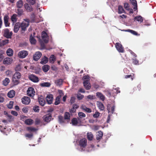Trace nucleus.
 Segmentation results:
<instances>
[{
    "mask_svg": "<svg viewBox=\"0 0 156 156\" xmlns=\"http://www.w3.org/2000/svg\"><path fill=\"white\" fill-rule=\"evenodd\" d=\"M21 76L20 73L19 72H16L15 73L12 77V81L15 84H17L19 83V80Z\"/></svg>",
    "mask_w": 156,
    "mask_h": 156,
    "instance_id": "obj_1",
    "label": "nucleus"
},
{
    "mask_svg": "<svg viewBox=\"0 0 156 156\" xmlns=\"http://www.w3.org/2000/svg\"><path fill=\"white\" fill-rule=\"evenodd\" d=\"M43 119L44 122L47 123H49L51 120L53 119L52 115L50 114H48L44 115Z\"/></svg>",
    "mask_w": 156,
    "mask_h": 156,
    "instance_id": "obj_2",
    "label": "nucleus"
},
{
    "mask_svg": "<svg viewBox=\"0 0 156 156\" xmlns=\"http://www.w3.org/2000/svg\"><path fill=\"white\" fill-rule=\"evenodd\" d=\"M12 34V31L10 32L9 29L6 28L4 30L3 36L7 38H10Z\"/></svg>",
    "mask_w": 156,
    "mask_h": 156,
    "instance_id": "obj_3",
    "label": "nucleus"
},
{
    "mask_svg": "<svg viewBox=\"0 0 156 156\" xmlns=\"http://www.w3.org/2000/svg\"><path fill=\"white\" fill-rule=\"evenodd\" d=\"M79 145L80 147L85 148L87 145V140L85 138H82L79 141Z\"/></svg>",
    "mask_w": 156,
    "mask_h": 156,
    "instance_id": "obj_4",
    "label": "nucleus"
},
{
    "mask_svg": "<svg viewBox=\"0 0 156 156\" xmlns=\"http://www.w3.org/2000/svg\"><path fill=\"white\" fill-rule=\"evenodd\" d=\"M115 47L119 52L123 53L124 51V48L120 43H116L115 44Z\"/></svg>",
    "mask_w": 156,
    "mask_h": 156,
    "instance_id": "obj_5",
    "label": "nucleus"
},
{
    "mask_svg": "<svg viewBox=\"0 0 156 156\" xmlns=\"http://www.w3.org/2000/svg\"><path fill=\"white\" fill-rule=\"evenodd\" d=\"M27 94L29 96L34 97L35 94V92L34 88L31 87L28 88L27 91Z\"/></svg>",
    "mask_w": 156,
    "mask_h": 156,
    "instance_id": "obj_6",
    "label": "nucleus"
},
{
    "mask_svg": "<svg viewBox=\"0 0 156 156\" xmlns=\"http://www.w3.org/2000/svg\"><path fill=\"white\" fill-rule=\"evenodd\" d=\"M21 100L22 103L25 105H28L30 101V98L27 96H24L23 97Z\"/></svg>",
    "mask_w": 156,
    "mask_h": 156,
    "instance_id": "obj_7",
    "label": "nucleus"
},
{
    "mask_svg": "<svg viewBox=\"0 0 156 156\" xmlns=\"http://www.w3.org/2000/svg\"><path fill=\"white\" fill-rule=\"evenodd\" d=\"M29 24L26 23L24 21L21 24H20V27L22 32H24L26 30L27 28L28 27Z\"/></svg>",
    "mask_w": 156,
    "mask_h": 156,
    "instance_id": "obj_8",
    "label": "nucleus"
},
{
    "mask_svg": "<svg viewBox=\"0 0 156 156\" xmlns=\"http://www.w3.org/2000/svg\"><path fill=\"white\" fill-rule=\"evenodd\" d=\"M53 99V96L51 94L48 95L46 98L47 102L48 104H51L52 103Z\"/></svg>",
    "mask_w": 156,
    "mask_h": 156,
    "instance_id": "obj_9",
    "label": "nucleus"
},
{
    "mask_svg": "<svg viewBox=\"0 0 156 156\" xmlns=\"http://www.w3.org/2000/svg\"><path fill=\"white\" fill-rule=\"evenodd\" d=\"M28 54V52L26 51L22 50L20 51L18 54V55L20 58H25Z\"/></svg>",
    "mask_w": 156,
    "mask_h": 156,
    "instance_id": "obj_10",
    "label": "nucleus"
},
{
    "mask_svg": "<svg viewBox=\"0 0 156 156\" xmlns=\"http://www.w3.org/2000/svg\"><path fill=\"white\" fill-rule=\"evenodd\" d=\"M29 79L30 80L34 82H37L39 81L38 78L34 74L30 75L29 76Z\"/></svg>",
    "mask_w": 156,
    "mask_h": 156,
    "instance_id": "obj_11",
    "label": "nucleus"
},
{
    "mask_svg": "<svg viewBox=\"0 0 156 156\" xmlns=\"http://www.w3.org/2000/svg\"><path fill=\"white\" fill-rule=\"evenodd\" d=\"M48 37V34L46 32L43 31L42 32V38L43 39V41L45 43H47L48 41V39H46Z\"/></svg>",
    "mask_w": 156,
    "mask_h": 156,
    "instance_id": "obj_12",
    "label": "nucleus"
},
{
    "mask_svg": "<svg viewBox=\"0 0 156 156\" xmlns=\"http://www.w3.org/2000/svg\"><path fill=\"white\" fill-rule=\"evenodd\" d=\"M38 102L40 105L42 106H44L45 104V101L42 96L38 98Z\"/></svg>",
    "mask_w": 156,
    "mask_h": 156,
    "instance_id": "obj_13",
    "label": "nucleus"
},
{
    "mask_svg": "<svg viewBox=\"0 0 156 156\" xmlns=\"http://www.w3.org/2000/svg\"><path fill=\"white\" fill-rule=\"evenodd\" d=\"M83 84L86 90H89L90 89L91 87L90 84L89 83V81H88L87 80H84Z\"/></svg>",
    "mask_w": 156,
    "mask_h": 156,
    "instance_id": "obj_14",
    "label": "nucleus"
},
{
    "mask_svg": "<svg viewBox=\"0 0 156 156\" xmlns=\"http://www.w3.org/2000/svg\"><path fill=\"white\" fill-rule=\"evenodd\" d=\"M20 27V23L19 22L16 23L15 25L14 28V31L15 33L18 32L19 28Z\"/></svg>",
    "mask_w": 156,
    "mask_h": 156,
    "instance_id": "obj_15",
    "label": "nucleus"
},
{
    "mask_svg": "<svg viewBox=\"0 0 156 156\" xmlns=\"http://www.w3.org/2000/svg\"><path fill=\"white\" fill-rule=\"evenodd\" d=\"M41 55L42 54L40 52H36L34 55L33 58H40Z\"/></svg>",
    "mask_w": 156,
    "mask_h": 156,
    "instance_id": "obj_16",
    "label": "nucleus"
},
{
    "mask_svg": "<svg viewBox=\"0 0 156 156\" xmlns=\"http://www.w3.org/2000/svg\"><path fill=\"white\" fill-rule=\"evenodd\" d=\"M124 31L126 32H129L132 34H133V35H134L137 36H139L140 35V34H139L137 32L133 30L128 29L124 30Z\"/></svg>",
    "mask_w": 156,
    "mask_h": 156,
    "instance_id": "obj_17",
    "label": "nucleus"
},
{
    "mask_svg": "<svg viewBox=\"0 0 156 156\" xmlns=\"http://www.w3.org/2000/svg\"><path fill=\"white\" fill-rule=\"evenodd\" d=\"M15 92L13 90H12L9 92L7 94L9 98H12L15 95Z\"/></svg>",
    "mask_w": 156,
    "mask_h": 156,
    "instance_id": "obj_18",
    "label": "nucleus"
},
{
    "mask_svg": "<svg viewBox=\"0 0 156 156\" xmlns=\"http://www.w3.org/2000/svg\"><path fill=\"white\" fill-rule=\"evenodd\" d=\"M98 134L96 135V139L99 140L101 139L103 135V133L101 131H99L98 132Z\"/></svg>",
    "mask_w": 156,
    "mask_h": 156,
    "instance_id": "obj_19",
    "label": "nucleus"
},
{
    "mask_svg": "<svg viewBox=\"0 0 156 156\" xmlns=\"http://www.w3.org/2000/svg\"><path fill=\"white\" fill-rule=\"evenodd\" d=\"M34 122L33 119H29L25 120L24 123L25 124L27 125H32Z\"/></svg>",
    "mask_w": 156,
    "mask_h": 156,
    "instance_id": "obj_20",
    "label": "nucleus"
},
{
    "mask_svg": "<svg viewBox=\"0 0 156 156\" xmlns=\"http://www.w3.org/2000/svg\"><path fill=\"white\" fill-rule=\"evenodd\" d=\"M51 85V83L49 82H44L40 84V85L42 87H49Z\"/></svg>",
    "mask_w": 156,
    "mask_h": 156,
    "instance_id": "obj_21",
    "label": "nucleus"
},
{
    "mask_svg": "<svg viewBox=\"0 0 156 156\" xmlns=\"http://www.w3.org/2000/svg\"><path fill=\"white\" fill-rule=\"evenodd\" d=\"M25 9L28 11L30 12L32 10V7L29 6L27 3H25L24 5Z\"/></svg>",
    "mask_w": 156,
    "mask_h": 156,
    "instance_id": "obj_22",
    "label": "nucleus"
},
{
    "mask_svg": "<svg viewBox=\"0 0 156 156\" xmlns=\"http://www.w3.org/2000/svg\"><path fill=\"white\" fill-rule=\"evenodd\" d=\"M87 138L89 140H92L93 138V135L91 132L87 133Z\"/></svg>",
    "mask_w": 156,
    "mask_h": 156,
    "instance_id": "obj_23",
    "label": "nucleus"
},
{
    "mask_svg": "<svg viewBox=\"0 0 156 156\" xmlns=\"http://www.w3.org/2000/svg\"><path fill=\"white\" fill-rule=\"evenodd\" d=\"M17 15L16 14H14L11 16V20L13 23H15L17 21Z\"/></svg>",
    "mask_w": 156,
    "mask_h": 156,
    "instance_id": "obj_24",
    "label": "nucleus"
},
{
    "mask_svg": "<svg viewBox=\"0 0 156 156\" xmlns=\"http://www.w3.org/2000/svg\"><path fill=\"white\" fill-rule=\"evenodd\" d=\"M30 41L32 44H35L36 43V41L32 34L30 36Z\"/></svg>",
    "mask_w": 156,
    "mask_h": 156,
    "instance_id": "obj_25",
    "label": "nucleus"
},
{
    "mask_svg": "<svg viewBox=\"0 0 156 156\" xmlns=\"http://www.w3.org/2000/svg\"><path fill=\"white\" fill-rule=\"evenodd\" d=\"M50 69V66L47 65H44L42 67V70L44 72H47Z\"/></svg>",
    "mask_w": 156,
    "mask_h": 156,
    "instance_id": "obj_26",
    "label": "nucleus"
},
{
    "mask_svg": "<svg viewBox=\"0 0 156 156\" xmlns=\"http://www.w3.org/2000/svg\"><path fill=\"white\" fill-rule=\"evenodd\" d=\"M61 98V96L60 95H59L56 97L55 99V105H58L60 103Z\"/></svg>",
    "mask_w": 156,
    "mask_h": 156,
    "instance_id": "obj_27",
    "label": "nucleus"
},
{
    "mask_svg": "<svg viewBox=\"0 0 156 156\" xmlns=\"http://www.w3.org/2000/svg\"><path fill=\"white\" fill-rule=\"evenodd\" d=\"M7 55L9 56H11L13 55V51L11 48H9L6 51Z\"/></svg>",
    "mask_w": 156,
    "mask_h": 156,
    "instance_id": "obj_28",
    "label": "nucleus"
},
{
    "mask_svg": "<svg viewBox=\"0 0 156 156\" xmlns=\"http://www.w3.org/2000/svg\"><path fill=\"white\" fill-rule=\"evenodd\" d=\"M134 20L135 21L136 20L138 22H140V23H142L143 21V18L141 16L135 17Z\"/></svg>",
    "mask_w": 156,
    "mask_h": 156,
    "instance_id": "obj_29",
    "label": "nucleus"
},
{
    "mask_svg": "<svg viewBox=\"0 0 156 156\" xmlns=\"http://www.w3.org/2000/svg\"><path fill=\"white\" fill-rule=\"evenodd\" d=\"M16 5L19 8H21L23 6V2L22 0H19L17 2Z\"/></svg>",
    "mask_w": 156,
    "mask_h": 156,
    "instance_id": "obj_30",
    "label": "nucleus"
},
{
    "mask_svg": "<svg viewBox=\"0 0 156 156\" xmlns=\"http://www.w3.org/2000/svg\"><path fill=\"white\" fill-rule=\"evenodd\" d=\"M118 13L121 14L122 13H125V11L123 7L121 5H119L118 7Z\"/></svg>",
    "mask_w": 156,
    "mask_h": 156,
    "instance_id": "obj_31",
    "label": "nucleus"
},
{
    "mask_svg": "<svg viewBox=\"0 0 156 156\" xmlns=\"http://www.w3.org/2000/svg\"><path fill=\"white\" fill-rule=\"evenodd\" d=\"M97 105L98 108L101 110H103L104 109V105L101 102H98Z\"/></svg>",
    "mask_w": 156,
    "mask_h": 156,
    "instance_id": "obj_32",
    "label": "nucleus"
},
{
    "mask_svg": "<svg viewBox=\"0 0 156 156\" xmlns=\"http://www.w3.org/2000/svg\"><path fill=\"white\" fill-rule=\"evenodd\" d=\"M12 61V59H4L3 63L4 64L9 65L10 64Z\"/></svg>",
    "mask_w": 156,
    "mask_h": 156,
    "instance_id": "obj_33",
    "label": "nucleus"
},
{
    "mask_svg": "<svg viewBox=\"0 0 156 156\" xmlns=\"http://www.w3.org/2000/svg\"><path fill=\"white\" fill-rule=\"evenodd\" d=\"M81 108L82 109L87 112L90 113L91 112V110L90 108L87 107L85 106H82Z\"/></svg>",
    "mask_w": 156,
    "mask_h": 156,
    "instance_id": "obj_34",
    "label": "nucleus"
},
{
    "mask_svg": "<svg viewBox=\"0 0 156 156\" xmlns=\"http://www.w3.org/2000/svg\"><path fill=\"white\" fill-rule=\"evenodd\" d=\"M10 82V80L8 78H6L3 80V84L5 86H7Z\"/></svg>",
    "mask_w": 156,
    "mask_h": 156,
    "instance_id": "obj_35",
    "label": "nucleus"
},
{
    "mask_svg": "<svg viewBox=\"0 0 156 156\" xmlns=\"http://www.w3.org/2000/svg\"><path fill=\"white\" fill-rule=\"evenodd\" d=\"M63 82V80L62 79H59L56 80L55 81V83L58 86H60L62 84Z\"/></svg>",
    "mask_w": 156,
    "mask_h": 156,
    "instance_id": "obj_36",
    "label": "nucleus"
},
{
    "mask_svg": "<svg viewBox=\"0 0 156 156\" xmlns=\"http://www.w3.org/2000/svg\"><path fill=\"white\" fill-rule=\"evenodd\" d=\"M27 129L28 131L30 132H35L37 130V129L32 127H28Z\"/></svg>",
    "mask_w": 156,
    "mask_h": 156,
    "instance_id": "obj_37",
    "label": "nucleus"
},
{
    "mask_svg": "<svg viewBox=\"0 0 156 156\" xmlns=\"http://www.w3.org/2000/svg\"><path fill=\"white\" fill-rule=\"evenodd\" d=\"M9 41L8 40H3L0 42V47H2L5 45L6 44L8 43Z\"/></svg>",
    "mask_w": 156,
    "mask_h": 156,
    "instance_id": "obj_38",
    "label": "nucleus"
},
{
    "mask_svg": "<svg viewBox=\"0 0 156 156\" xmlns=\"http://www.w3.org/2000/svg\"><path fill=\"white\" fill-rule=\"evenodd\" d=\"M70 115L69 112H66L64 115V118L65 119H69Z\"/></svg>",
    "mask_w": 156,
    "mask_h": 156,
    "instance_id": "obj_39",
    "label": "nucleus"
},
{
    "mask_svg": "<svg viewBox=\"0 0 156 156\" xmlns=\"http://www.w3.org/2000/svg\"><path fill=\"white\" fill-rule=\"evenodd\" d=\"M73 125H76L78 123V121L76 118H73L71 121Z\"/></svg>",
    "mask_w": 156,
    "mask_h": 156,
    "instance_id": "obj_40",
    "label": "nucleus"
},
{
    "mask_svg": "<svg viewBox=\"0 0 156 156\" xmlns=\"http://www.w3.org/2000/svg\"><path fill=\"white\" fill-rule=\"evenodd\" d=\"M58 119L59 123H64V121L62 116L61 115L58 116Z\"/></svg>",
    "mask_w": 156,
    "mask_h": 156,
    "instance_id": "obj_41",
    "label": "nucleus"
},
{
    "mask_svg": "<svg viewBox=\"0 0 156 156\" xmlns=\"http://www.w3.org/2000/svg\"><path fill=\"white\" fill-rule=\"evenodd\" d=\"M33 110L34 112H39L40 110L39 107L37 105H35L34 106L33 108Z\"/></svg>",
    "mask_w": 156,
    "mask_h": 156,
    "instance_id": "obj_42",
    "label": "nucleus"
},
{
    "mask_svg": "<svg viewBox=\"0 0 156 156\" xmlns=\"http://www.w3.org/2000/svg\"><path fill=\"white\" fill-rule=\"evenodd\" d=\"M78 115L80 119H82L86 116V115L82 112H79L78 113Z\"/></svg>",
    "mask_w": 156,
    "mask_h": 156,
    "instance_id": "obj_43",
    "label": "nucleus"
},
{
    "mask_svg": "<svg viewBox=\"0 0 156 156\" xmlns=\"http://www.w3.org/2000/svg\"><path fill=\"white\" fill-rule=\"evenodd\" d=\"M23 9H18L17 10V12L18 14V15L20 16H21L23 13Z\"/></svg>",
    "mask_w": 156,
    "mask_h": 156,
    "instance_id": "obj_44",
    "label": "nucleus"
},
{
    "mask_svg": "<svg viewBox=\"0 0 156 156\" xmlns=\"http://www.w3.org/2000/svg\"><path fill=\"white\" fill-rule=\"evenodd\" d=\"M21 69V64H18L17 65L15 68L16 71H20Z\"/></svg>",
    "mask_w": 156,
    "mask_h": 156,
    "instance_id": "obj_45",
    "label": "nucleus"
},
{
    "mask_svg": "<svg viewBox=\"0 0 156 156\" xmlns=\"http://www.w3.org/2000/svg\"><path fill=\"white\" fill-rule=\"evenodd\" d=\"M100 115V113L98 112H96L95 114L93 115V117L94 118H98Z\"/></svg>",
    "mask_w": 156,
    "mask_h": 156,
    "instance_id": "obj_46",
    "label": "nucleus"
},
{
    "mask_svg": "<svg viewBox=\"0 0 156 156\" xmlns=\"http://www.w3.org/2000/svg\"><path fill=\"white\" fill-rule=\"evenodd\" d=\"M13 101H10L9 104L7 105L8 108L9 109H12L13 107Z\"/></svg>",
    "mask_w": 156,
    "mask_h": 156,
    "instance_id": "obj_47",
    "label": "nucleus"
},
{
    "mask_svg": "<svg viewBox=\"0 0 156 156\" xmlns=\"http://www.w3.org/2000/svg\"><path fill=\"white\" fill-rule=\"evenodd\" d=\"M48 59H41L40 63L42 64H44L48 62Z\"/></svg>",
    "mask_w": 156,
    "mask_h": 156,
    "instance_id": "obj_48",
    "label": "nucleus"
},
{
    "mask_svg": "<svg viewBox=\"0 0 156 156\" xmlns=\"http://www.w3.org/2000/svg\"><path fill=\"white\" fill-rule=\"evenodd\" d=\"M9 16L7 15H5L4 16L3 19L4 23L9 21Z\"/></svg>",
    "mask_w": 156,
    "mask_h": 156,
    "instance_id": "obj_49",
    "label": "nucleus"
},
{
    "mask_svg": "<svg viewBox=\"0 0 156 156\" xmlns=\"http://www.w3.org/2000/svg\"><path fill=\"white\" fill-rule=\"evenodd\" d=\"M125 78V79L130 78L132 80L133 79V76L132 75H126Z\"/></svg>",
    "mask_w": 156,
    "mask_h": 156,
    "instance_id": "obj_50",
    "label": "nucleus"
},
{
    "mask_svg": "<svg viewBox=\"0 0 156 156\" xmlns=\"http://www.w3.org/2000/svg\"><path fill=\"white\" fill-rule=\"evenodd\" d=\"M76 98L74 97H71L70 101V102L71 104H72L74 103L76 100Z\"/></svg>",
    "mask_w": 156,
    "mask_h": 156,
    "instance_id": "obj_51",
    "label": "nucleus"
},
{
    "mask_svg": "<svg viewBox=\"0 0 156 156\" xmlns=\"http://www.w3.org/2000/svg\"><path fill=\"white\" fill-rule=\"evenodd\" d=\"M133 63L135 65H138L140 64V63H139V61L137 60V59H133ZM141 63V62L140 63V64Z\"/></svg>",
    "mask_w": 156,
    "mask_h": 156,
    "instance_id": "obj_52",
    "label": "nucleus"
},
{
    "mask_svg": "<svg viewBox=\"0 0 156 156\" xmlns=\"http://www.w3.org/2000/svg\"><path fill=\"white\" fill-rule=\"evenodd\" d=\"M89 76L88 75L84 76L83 77V79L84 80H87L88 81H89Z\"/></svg>",
    "mask_w": 156,
    "mask_h": 156,
    "instance_id": "obj_53",
    "label": "nucleus"
},
{
    "mask_svg": "<svg viewBox=\"0 0 156 156\" xmlns=\"http://www.w3.org/2000/svg\"><path fill=\"white\" fill-rule=\"evenodd\" d=\"M41 123L40 120L38 119L37 118L35 119V124L36 125H39Z\"/></svg>",
    "mask_w": 156,
    "mask_h": 156,
    "instance_id": "obj_54",
    "label": "nucleus"
},
{
    "mask_svg": "<svg viewBox=\"0 0 156 156\" xmlns=\"http://www.w3.org/2000/svg\"><path fill=\"white\" fill-rule=\"evenodd\" d=\"M28 2L30 3L31 5H33L35 3V0H30Z\"/></svg>",
    "mask_w": 156,
    "mask_h": 156,
    "instance_id": "obj_55",
    "label": "nucleus"
},
{
    "mask_svg": "<svg viewBox=\"0 0 156 156\" xmlns=\"http://www.w3.org/2000/svg\"><path fill=\"white\" fill-rule=\"evenodd\" d=\"M28 109L27 108L24 107L22 109V111L24 113H26L28 112Z\"/></svg>",
    "mask_w": 156,
    "mask_h": 156,
    "instance_id": "obj_56",
    "label": "nucleus"
},
{
    "mask_svg": "<svg viewBox=\"0 0 156 156\" xmlns=\"http://www.w3.org/2000/svg\"><path fill=\"white\" fill-rule=\"evenodd\" d=\"M77 97L78 99L81 100L84 97V96L83 95L80 94L79 95H77Z\"/></svg>",
    "mask_w": 156,
    "mask_h": 156,
    "instance_id": "obj_57",
    "label": "nucleus"
},
{
    "mask_svg": "<svg viewBox=\"0 0 156 156\" xmlns=\"http://www.w3.org/2000/svg\"><path fill=\"white\" fill-rule=\"evenodd\" d=\"M25 136L26 137L31 138L33 136V135L32 134L27 133L25 135Z\"/></svg>",
    "mask_w": 156,
    "mask_h": 156,
    "instance_id": "obj_58",
    "label": "nucleus"
},
{
    "mask_svg": "<svg viewBox=\"0 0 156 156\" xmlns=\"http://www.w3.org/2000/svg\"><path fill=\"white\" fill-rule=\"evenodd\" d=\"M51 68L52 70H54L55 71H56L58 70L57 68L54 65L52 66Z\"/></svg>",
    "mask_w": 156,
    "mask_h": 156,
    "instance_id": "obj_59",
    "label": "nucleus"
},
{
    "mask_svg": "<svg viewBox=\"0 0 156 156\" xmlns=\"http://www.w3.org/2000/svg\"><path fill=\"white\" fill-rule=\"evenodd\" d=\"M4 114L5 115H7L9 118H11L12 117V116L9 114L8 113L6 112V111H4Z\"/></svg>",
    "mask_w": 156,
    "mask_h": 156,
    "instance_id": "obj_60",
    "label": "nucleus"
},
{
    "mask_svg": "<svg viewBox=\"0 0 156 156\" xmlns=\"http://www.w3.org/2000/svg\"><path fill=\"white\" fill-rule=\"evenodd\" d=\"M124 6L125 9L127 10H128V8L129 7V5L127 3H125L124 4Z\"/></svg>",
    "mask_w": 156,
    "mask_h": 156,
    "instance_id": "obj_61",
    "label": "nucleus"
},
{
    "mask_svg": "<svg viewBox=\"0 0 156 156\" xmlns=\"http://www.w3.org/2000/svg\"><path fill=\"white\" fill-rule=\"evenodd\" d=\"M132 3L133 5H137L136 1V0H132Z\"/></svg>",
    "mask_w": 156,
    "mask_h": 156,
    "instance_id": "obj_62",
    "label": "nucleus"
},
{
    "mask_svg": "<svg viewBox=\"0 0 156 156\" xmlns=\"http://www.w3.org/2000/svg\"><path fill=\"white\" fill-rule=\"evenodd\" d=\"M11 114L14 115L16 116L18 115V113L16 111H11Z\"/></svg>",
    "mask_w": 156,
    "mask_h": 156,
    "instance_id": "obj_63",
    "label": "nucleus"
},
{
    "mask_svg": "<svg viewBox=\"0 0 156 156\" xmlns=\"http://www.w3.org/2000/svg\"><path fill=\"white\" fill-rule=\"evenodd\" d=\"M87 98L91 100L94 99V96L93 95H89L87 96Z\"/></svg>",
    "mask_w": 156,
    "mask_h": 156,
    "instance_id": "obj_64",
    "label": "nucleus"
}]
</instances>
